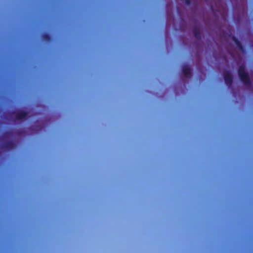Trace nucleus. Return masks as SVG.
<instances>
[{"instance_id":"nucleus-1","label":"nucleus","mask_w":253,"mask_h":253,"mask_svg":"<svg viewBox=\"0 0 253 253\" xmlns=\"http://www.w3.org/2000/svg\"><path fill=\"white\" fill-rule=\"evenodd\" d=\"M238 74L241 82L246 85H251V81L248 73L246 71L244 65L240 66L238 69Z\"/></svg>"},{"instance_id":"nucleus-2","label":"nucleus","mask_w":253,"mask_h":253,"mask_svg":"<svg viewBox=\"0 0 253 253\" xmlns=\"http://www.w3.org/2000/svg\"><path fill=\"white\" fill-rule=\"evenodd\" d=\"M223 77L227 85L229 87L231 86L233 83V77L231 73L228 71H226L223 72Z\"/></svg>"},{"instance_id":"nucleus-3","label":"nucleus","mask_w":253,"mask_h":253,"mask_svg":"<svg viewBox=\"0 0 253 253\" xmlns=\"http://www.w3.org/2000/svg\"><path fill=\"white\" fill-rule=\"evenodd\" d=\"M15 115V119L17 120L25 119L28 116V113L25 111H19L12 113Z\"/></svg>"},{"instance_id":"nucleus-4","label":"nucleus","mask_w":253,"mask_h":253,"mask_svg":"<svg viewBox=\"0 0 253 253\" xmlns=\"http://www.w3.org/2000/svg\"><path fill=\"white\" fill-rule=\"evenodd\" d=\"M182 70L185 77L190 78L191 77V71L189 66L187 65H184L182 66Z\"/></svg>"},{"instance_id":"nucleus-5","label":"nucleus","mask_w":253,"mask_h":253,"mask_svg":"<svg viewBox=\"0 0 253 253\" xmlns=\"http://www.w3.org/2000/svg\"><path fill=\"white\" fill-rule=\"evenodd\" d=\"M232 40L235 42V44L238 47L241 51L244 53H246V49L244 47L242 43L237 39L235 37L233 36Z\"/></svg>"},{"instance_id":"nucleus-6","label":"nucleus","mask_w":253,"mask_h":253,"mask_svg":"<svg viewBox=\"0 0 253 253\" xmlns=\"http://www.w3.org/2000/svg\"><path fill=\"white\" fill-rule=\"evenodd\" d=\"M15 147V144L12 141H7L3 144L2 148L3 149L12 150Z\"/></svg>"},{"instance_id":"nucleus-7","label":"nucleus","mask_w":253,"mask_h":253,"mask_svg":"<svg viewBox=\"0 0 253 253\" xmlns=\"http://www.w3.org/2000/svg\"><path fill=\"white\" fill-rule=\"evenodd\" d=\"M193 33L195 37L200 40L201 39V32L200 29L198 27H195L193 29Z\"/></svg>"},{"instance_id":"nucleus-8","label":"nucleus","mask_w":253,"mask_h":253,"mask_svg":"<svg viewBox=\"0 0 253 253\" xmlns=\"http://www.w3.org/2000/svg\"><path fill=\"white\" fill-rule=\"evenodd\" d=\"M42 39L45 42H50L51 38L49 34L47 33H44L42 35Z\"/></svg>"},{"instance_id":"nucleus-9","label":"nucleus","mask_w":253,"mask_h":253,"mask_svg":"<svg viewBox=\"0 0 253 253\" xmlns=\"http://www.w3.org/2000/svg\"><path fill=\"white\" fill-rule=\"evenodd\" d=\"M184 2L187 5H189L191 4V0H184Z\"/></svg>"},{"instance_id":"nucleus-10","label":"nucleus","mask_w":253,"mask_h":253,"mask_svg":"<svg viewBox=\"0 0 253 253\" xmlns=\"http://www.w3.org/2000/svg\"><path fill=\"white\" fill-rule=\"evenodd\" d=\"M11 134V133L10 132H6L5 133V135H10Z\"/></svg>"}]
</instances>
